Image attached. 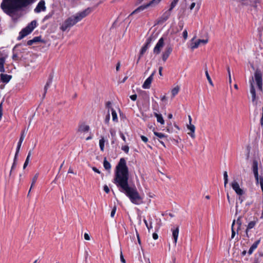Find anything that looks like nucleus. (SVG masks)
Masks as SVG:
<instances>
[{
    "label": "nucleus",
    "instance_id": "nucleus-1",
    "mask_svg": "<svg viewBox=\"0 0 263 263\" xmlns=\"http://www.w3.org/2000/svg\"><path fill=\"white\" fill-rule=\"evenodd\" d=\"M128 167L125 159L122 158L116 166L114 182L119 190L129 198L133 203L140 204L142 202V199L136 187L129 186L128 182Z\"/></svg>",
    "mask_w": 263,
    "mask_h": 263
},
{
    "label": "nucleus",
    "instance_id": "nucleus-2",
    "mask_svg": "<svg viewBox=\"0 0 263 263\" xmlns=\"http://www.w3.org/2000/svg\"><path fill=\"white\" fill-rule=\"evenodd\" d=\"M34 0H3L1 7L5 13L11 15L18 9L33 3Z\"/></svg>",
    "mask_w": 263,
    "mask_h": 263
},
{
    "label": "nucleus",
    "instance_id": "nucleus-3",
    "mask_svg": "<svg viewBox=\"0 0 263 263\" xmlns=\"http://www.w3.org/2000/svg\"><path fill=\"white\" fill-rule=\"evenodd\" d=\"M91 11L92 10L90 8H87L85 10L77 13L75 15L68 17L62 24L60 29L63 31H65L68 28L74 26L78 22L89 14Z\"/></svg>",
    "mask_w": 263,
    "mask_h": 263
},
{
    "label": "nucleus",
    "instance_id": "nucleus-4",
    "mask_svg": "<svg viewBox=\"0 0 263 263\" xmlns=\"http://www.w3.org/2000/svg\"><path fill=\"white\" fill-rule=\"evenodd\" d=\"M36 26V21L33 20L25 28L23 29L17 37L18 40H21L30 34Z\"/></svg>",
    "mask_w": 263,
    "mask_h": 263
},
{
    "label": "nucleus",
    "instance_id": "nucleus-5",
    "mask_svg": "<svg viewBox=\"0 0 263 263\" xmlns=\"http://www.w3.org/2000/svg\"><path fill=\"white\" fill-rule=\"evenodd\" d=\"M231 186L236 193L239 195L238 200L239 201L240 204L242 203L244 200V197L241 196L244 194V191L242 189L240 188L238 183L235 180L232 182Z\"/></svg>",
    "mask_w": 263,
    "mask_h": 263
},
{
    "label": "nucleus",
    "instance_id": "nucleus-6",
    "mask_svg": "<svg viewBox=\"0 0 263 263\" xmlns=\"http://www.w3.org/2000/svg\"><path fill=\"white\" fill-rule=\"evenodd\" d=\"M262 76L259 70H256L254 73V79L256 83L258 89L262 90Z\"/></svg>",
    "mask_w": 263,
    "mask_h": 263
},
{
    "label": "nucleus",
    "instance_id": "nucleus-7",
    "mask_svg": "<svg viewBox=\"0 0 263 263\" xmlns=\"http://www.w3.org/2000/svg\"><path fill=\"white\" fill-rule=\"evenodd\" d=\"M250 83V91L252 96V101L254 103V104L256 105L257 104V102L256 101V91L254 87V78L252 77L249 80Z\"/></svg>",
    "mask_w": 263,
    "mask_h": 263
},
{
    "label": "nucleus",
    "instance_id": "nucleus-8",
    "mask_svg": "<svg viewBox=\"0 0 263 263\" xmlns=\"http://www.w3.org/2000/svg\"><path fill=\"white\" fill-rule=\"evenodd\" d=\"M164 46V40L163 37H161L153 49V53L155 54H159Z\"/></svg>",
    "mask_w": 263,
    "mask_h": 263
},
{
    "label": "nucleus",
    "instance_id": "nucleus-9",
    "mask_svg": "<svg viewBox=\"0 0 263 263\" xmlns=\"http://www.w3.org/2000/svg\"><path fill=\"white\" fill-rule=\"evenodd\" d=\"M156 73V70H154L151 76L146 79L142 85V87L144 89H148L151 87V84L153 80V77Z\"/></svg>",
    "mask_w": 263,
    "mask_h": 263
},
{
    "label": "nucleus",
    "instance_id": "nucleus-10",
    "mask_svg": "<svg viewBox=\"0 0 263 263\" xmlns=\"http://www.w3.org/2000/svg\"><path fill=\"white\" fill-rule=\"evenodd\" d=\"M46 7L45 6V2L44 0H41L37 4L34 11L35 13H40L41 11H45Z\"/></svg>",
    "mask_w": 263,
    "mask_h": 263
},
{
    "label": "nucleus",
    "instance_id": "nucleus-11",
    "mask_svg": "<svg viewBox=\"0 0 263 263\" xmlns=\"http://www.w3.org/2000/svg\"><path fill=\"white\" fill-rule=\"evenodd\" d=\"M208 42V39L205 40H198L197 41L192 43L190 45V48L191 49L194 50L196 48H197L200 44H206Z\"/></svg>",
    "mask_w": 263,
    "mask_h": 263
},
{
    "label": "nucleus",
    "instance_id": "nucleus-12",
    "mask_svg": "<svg viewBox=\"0 0 263 263\" xmlns=\"http://www.w3.org/2000/svg\"><path fill=\"white\" fill-rule=\"evenodd\" d=\"M172 52L171 47H166L162 54V59L163 62H165Z\"/></svg>",
    "mask_w": 263,
    "mask_h": 263
},
{
    "label": "nucleus",
    "instance_id": "nucleus-13",
    "mask_svg": "<svg viewBox=\"0 0 263 263\" xmlns=\"http://www.w3.org/2000/svg\"><path fill=\"white\" fill-rule=\"evenodd\" d=\"M152 41V37H148L144 45V46L142 47L141 51L140 52V54L141 55H142L147 50V49L150 47Z\"/></svg>",
    "mask_w": 263,
    "mask_h": 263
},
{
    "label": "nucleus",
    "instance_id": "nucleus-14",
    "mask_svg": "<svg viewBox=\"0 0 263 263\" xmlns=\"http://www.w3.org/2000/svg\"><path fill=\"white\" fill-rule=\"evenodd\" d=\"M154 134L156 136H157L158 138H159L160 139V140H159V142L163 146L165 147V145L164 144V142L163 140L164 141L167 140V139H166L167 136L164 135V134H162L161 133H158L157 132H154Z\"/></svg>",
    "mask_w": 263,
    "mask_h": 263
},
{
    "label": "nucleus",
    "instance_id": "nucleus-15",
    "mask_svg": "<svg viewBox=\"0 0 263 263\" xmlns=\"http://www.w3.org/2000/svg\"><path fill=\"white\" fill-rule=\"evenodd\" d=\"M172 236L174 239V243L176 245L179 234V227H177L175 229H172Z\"/></svg>",
    "mask_w": 263,
    "mask_h": 263
},
{
    "label": "nucleus",
    "instance_id": "nucleus-16",
    "mask_svg": "<svg viewBox=\"0 0 263 263\" xmlns=\"http://www.w3.org/2000/svg\"><path fill=\"white\" fill-rule=\"evenodd\" d=\"M1 81L3 82L7 83L9 82V81L12 78V76L11 75H8L7 74H4L2 73L0 74Z\"/></svg>",
    "mask_w": 263,
    "mask_h": 263
},
{
    "label": "nucleus",
    "instance_id": "nucleus-17",
    "mask_svg": "<svg viewBox=\"0 0 263 263\" xmlns=\"http://www.w3.org/2000/svg\"><path fill=\"white\" fill-rule=\"evenodd\" d=\"M187 128L189 130H190V132L188 133V134L193 138L194 139L195 138V127L194 125L192 124H189L187 125Z\"/></svg>",
    "mask_w": 263,
    "mask_h": 263
},
{
    "label": "nucleus",
    "instance_id": "nucleus-18",
    "mask_svg": "<svg viewBox=\"0 0 263 263\" xmlns=\"http://www.w3.org/2000/svg\"><path fill=\"white\" fill-rule=\"evenodd\" d=\"M52 77L49 78L48 79L47 82H46V85H45L44 89V93L43 94V99H44L45 97L47 90L52 83Z\"/></svg>",
    "mask_w": 263,
    "mask_h": 263
},
{
    "label": "nucleus",
    "instance_id": "nucleus-19",
    "mask_svg": "<svg viewBox=\"0 0 263 263\" xmlns=\"http://www.w3.org/2000/svg\"><path fill=\"white\" fill-rule=\"evenodd\" d=\"M260 242V240H258L257 241H256L252 246L250 248L249 250V251H248V254L249 255H251L252 254L253 252L254 251L255 249H256L258 245V244Z\"/></svg>",
    "mask_w": 263,
    "mask_h": 263
},
{
    "label": "nucleus",
    "instance_id": "nucleus-20",
    "mask_svg": "<svg viewBox=\"0 0 263 263\" xmlns=\"http://www.w3.org/2000/svg\"><path fill=\"white\" fill-rule=\"evenodd\" d=\"M171 11L169 9L167 11L165 12L161 16V19L163 21H166L171 16Z\"/></svg>",
    "mask_w": 263,
    "mask_h": 263
},
{
    "label": "nucleus",
    "instance_id": "nucleus-21",
    "mask_svg": "<svg viewBox=\"0 0 263 263\" xmlns=\"http://www.w3.org/2000/svg\"><path fill=\"white\" fill-rule=\"evenodd\" d=\"M5 58L1 57L0 58V72L1 73H4L5 70L4 68V64L5 63Z\"/></svg>",
    "mask_w": 263,
    "mask_h": 263
},
{
    "label": "nucleus",
    "instance_id": "nucleus-22",
    "mask_svg": "<svg viewBox=\"0 0 263 263\" xmlns=\"http://www.w3.org/2000/svg\"><path fill=\"white\" fill-rule=\"evenodd\" d=\"M89 130V126L87 125L83 124L79 126V130L81 132L86 133Z\"/></svg>",
    "mask_w": 263,
    "mask_h": 263
},
{
    "label": "nucleus",
    "instance_id": "nucleus-23",
    "mask_svg": "<svg viewBox=\"0 0 263 263\" xmlns=\"http://www.w3.org/2000/svg\"><path fill=\"white\" fill-rule=\"evenodd\" d=\"M256 223V221H252L248 223L247 228L246 231V235L248 237H249V235H248L249 230L255 227Z\"/></svg>",
    "mask_w": 263,
    "mask_h": 263
},
{
    "label": "nucleus",
    "instance_id": "nucleus-24",
    "mask_svg": "<svg viewBox=\"0 0 263 263\" xmlns=\"http://www.w3.org/2000/svg\"><path fill=\"white\" fill-rule=\"evenodd\" d=\"M154 115L157 118V121L158 122L160 123L161 124H164V120H163V118L161 114L154 112Z\"/></svg>",
    "mask_w": 263,
    "mask_h": 263
},
{
    "label": "nucleus",
    "instance_id": "nucleus-25",
    "mask_svg": "<svg viewBox=\"0 0 263 263\" xmlns=\"http://www.w3.org/2000/svg\"><path fill=\"white\" fill-rule=\"evenodd\" d=\"M150 6H154L153 4L151 3V2H149L148 3L146 4H144L139 6V8L140 10V11L141 12Z\"/></svg>",
    "mask_w": 263,
    "mask_h": 263
},
{
    "label": "nucleus",
    "instance_id": "nucleus-26",
    "mask_svg": "<svg viewBox=\"0 0 263 263\" xmlns=\"http://www.w3.org/2000/svg\"><path fill=\"white\" fill-rule=\"evenodd\" d=\"M103 166L105 170H110L111 168V165L110 163L107 161L106 158H105L103 161Z\"/></svg>",
    "mask_w": 263,
    "mask_h": 263
},
{
    "label": "nucleus",
    "instance_id": "nucleus-27",
    "mask_svg": "<svg viewBox=\"0 0 263 263\" xmlns=\"http://www.w3.org/2000/svg\"><path fill=\"white\" fill-rule=\"evenodd\" d=\"M17 156L18 155H16L15 154V156H14V160H13V164H12V165L11 166V171H10V175H11V173H12V171L16 167V164H17Z\"/></svg>",
    "mask_w": 263,
    "mask_h": 263
},
{
    "label": "nucleus",
    "instance_id": "nucleus-28",
    "mask_svg": "<svg viewBox=\"0 0 263 263\" xmlns=\"http://www.w3.org/2000/svg\"><path fill=\"white\" fill-rule=\"evenodd\" d=\"M205 76H206V77L207 78V80L209 82V83H210V84L213 86V83L212 82V79L209 74V72H208V69H207V67H206L205 68Z\"/></svg>",
    "mask_w": 263,
    "mask_h": 263
},
{
    "label": "nucleus",
    "instance_id": "nucleus-29",
    "mask_svg": "<svg viewBox=\"0 0 263 263\" xmlns=\"http://www.w3.org/2000/svg\"><path fill=\"white\" fill-rule=\"evenodd\" d=\"M38 177H39V174L36 173L33 177V178L32 179V183L31 184V187H30V189L29 191V193H30V192L31 189L32 188V187L33 186V185L35 184V183L38 178Z\"/></svg>",
    "mask_w": 263,
    "mask_h": 263
},
{
    "label": "nucleus",
    "instance_id": "nucleus-30",
    "mask_svg": "<svg viewBox=\"0 0 263 263\" xmlns=\"http://www.w3.org/2000/svg\"><path fill=\"white\" fill-rule=\"evenodd\" d=\"M111 115H112L113 121L117 122L118 121L117 114L114 108H111Z\"/></svg>",
    "mask_w": 263,
    "mask_h": 263
},
{
    "label": "nucleus",
    "instance_id": "nucleus-31",
    "mask_svg": "<svg viewBox=\"0 0 263 263\" xmlns=\"http://www.w3.org/2000/svg\"><path fill=\"white\" fill-rule=\"evenodd\" d=\"M23 141V140H22V139H19V141L18 142L17 145V148H16V152H15V154L16 155H18V153H19V152H20V148H21V147L22 143Z\"/></svg>",
    "mask_w": 263,
    "mask_h": 263
},
{
    "label": "nucleus",
    "instance_id": "nucleus-32",
    "mask_svg": "<svg viewBox=\"0 0 263 263\" xmlns=\"http://www.w3.org/2000/svg\"><path fill=\"white\" fill-rule=\"evenodd\" d=\"M223 178H224V187H226L228 182V176L227 172H226V171H224L223 173Z\"/></svg>",
    "mask_w": 263,
    "mask_h": 263
},
{
    "label": "nucleus",
    "instance_id": "nucleus-33",
    "mask_svg": "<svg viewBox=\"0 0 263 263\" xmlns=\"http://www.w3.org/2000/svg\"><path fill=\"white\" fill-rule=\"evenodd\" d=\"M104 143H105V141H104V138H102L101 139H100L99 140V146H100V149L101 151H104Z\"/></svg>",
    "mask_w": 263,
    "mask_h": 263
},
{
    "label": "nucleus",
    "instance_id": "nucleus-34",
    "mask_svg": "<svg viewBox=\"0 0 263 263\" xmlns=\"http://www.w3.org/2000/svg\"><path fill=\"white\" fill-rule=\"evenodd\" d=\"M179 87L178 86H177L175 88H174L172 90V95L173 97H175L179 92Z\"/></svg>",
    "mask_w": 263,
    "mask_h": 263
},
{
    "label": "nucleus",
    "instance_id": "nucleus-35",
    "mask_svg": "<svg viewBox=\"0 0 263 263\" xmlns=\"http://www.w3.org/2000/svg\"><path fill=\"white\" fill-rule=\"evenodd\" d=\"M109 120H110V111H109V110H108L107 114V115L105 118V120H104L105 123L106 124H108L109 122Z\"/></svg>",
    "mask_w": 263,
    "mask_h": 263
},
{
    "label": "nucleus",
    "instance_id": "nucleus-36",
    "mask_svg": "<svg viewBox=\"0 0 263 263\" xmlns=\"http://www.w3.org/2000/svg\"><path fill=\"white\" fill-rule=\"evenodd\" d=\"M236 223L238 224V228H237V231L238 232L239 230L240 229V227H241V224H242V222H241V217L239 216L237 220H236Z\"/></svg>",
    "mask_w": 263,
    "mask_h": 263
},
{
    "label": "nucleus",
    "instance_id": "nucleus-37",
    "mask_svg": "<svg viewBox=\"0 0 263 263\" xmlns=\"http://www.w3.org/2000/svg\"><path fill=\"white\" fill-rule=\"evenodd\" d=\"M235 220H234L233 221V223H232V227H231V229H232V235H231V238L233 239L235 235V232L234 230V226L235 224Z\"/></svg>",
    "mask_w": 263,
    "mask_h": 263
},
{
    "label": "nucleus",
    "instance_id": "nucleus-38",
    "mask_svg": "<svg viewBox=\"0 0 263 263\" xmlns=\"http://www.w3.org/2000/svg\"><path fill=\"white\" fill-rule=\"evenodd\" d=\"M121 149L126 154H128L129 152V147L128 145L122 146Z\"/></svg>",
    "mask_w": 263,
    "mask_h": 263
},
{
    "label": "nucleus",
    "instance_id": "nucleus-39",
    "mask_svg": "<svg viewBox=\"0 0 263 263\" xmlns=\"http://www.w3.org/2000/svg\"><path fill=\"white\" fill-rule=\"evenodd\" d=\"M53 15V12H51V13H49V14H48L47 15H46L43 18V21H45L48 19H49L50 18H51L52 17Z\"/></svg>",
    "mask_w": 263,
    "mask_h": 263
},
{
    "label": "nucleus",
    "instance_id": "nucleus-40",
    "mask_svg": "<svg viewBox=\"0 0 263 263\" xmlns=\"http://www.w3.org/2000/svg\"><path fill=\"white\" fill-rule=\"evenodd\" d=\"M177 3H178L177 2H175L173 0L171 4V6H170V10H172V9L176 6Z\"/></svg>",
    "mask_w": 263,
    "mask_h": 263
},
{
    "label": "nucleus",
    "instance_id": "nucleus-41",
    "mask_svg": "<svg viewBox=\"0 0 263 263\" xmlns=\"http://www.w3.org/2000/svg\"><path fill=\"white\" fill-rule=\"evenodd\" d=\"M140 10L139 9V7H138L137 9H136L134 11H133L129 15V16H132L135 14L138 13L140 12Z\"/></svg>",
    "mask_w": 263,
    "mask_h": 263
},
{
    "label": "nucleus",
    "instance_id": "nucleus-42",
    "mask_svg": "<svg viewBox=\"0 0 263 263\" xmlns=\"http://www.w3.org/2000/svg\"><path fill=\"white\" fill-rule=\"evenodd\" d=\"M34 43L41 42V36H35L33 39Z\"/></svg>",
    "mask_w": 263,
    "mask_h": 263
},
{
    "label": "nucleus",
    "instance_id": "nucleus-43",
    "mask_svg": "<svg viewBox=\"0 0 263 263\" xmlns=\"http://www.w3.org/2000/svg\"><path fill=\"white\" fill-rule=\"evenodd\" d=\"M116 207L114 206V208L112 209L111 212V213H110V216L111 217H114L115 213H116Z\"/></svg>",
    "mask_w": 263,
    "mask_h": 263
},
{
    "label": "nucleus",
    "instance_id": "nucleus-44",
    "mask_svg": "<svg viewBox=\"0 0 263 263\" xmlns=\"http://www.w3.org/2000/svg\"><path fill=\"white\" fill-rule=\"evenodd\" d=\"M183 37L184 39V40H186L187 38V31L186 29L184 30L183 32Z\"/></svg>",
    "mask_w": 263,
    "mask_h": 263
},
{
    "label": "nucleus",
    "instance_id": "nucleus-45",
    "mask_svg": "<svg viewBox=\"0 0 263 263\" xmlns=\"http://www.w3.org/2000/svg\"><path fill=\"white\" fill-rule=\"evenodd\" d=\"M161 1V0H152L151 2V3L153 4V5L155 6V5L158 4V3H159Z\"/></svg>",
    "mask_w": 263,
    "mask_h": 263
},
{
    "label": "nucleus",
    "instance_id": "nucleus-46",
    "mask_svg": "<svg viewBox=\"0 0 263 263\" xmlns=\"http://www.w3.org/2000/svg\"><path fill=\"white\" fill-rule=\"evenodd\" d=\"M105 106H106V108H108V109L109 108L111 109V103L110 102V101H108L106 103V104H105Z\"/></svg>",
    "mask_w": 263,
    "mask_h": 263
},
{
    "label": "nucleus",
    "instance_id": "nucleus-47",
    "mask_svg": "<svg viewBox=\"0 0 263 263\" xmlns=\"http://www.w3.org/2000/svg\"><path fill=\"white\" fill-rule=\"evenodd\" d=\"M25 135L26 134H25V130H23L22 132L21 135L20 139H22V140H24V139L25 138Z\"/></svg>",
    "mask_w": 263,
    "mask_h": 263
},
{
    "label": "nucleus",
    "instance_id": "nucleus-48",
    "mask_svg": "<svg viewBox=\"0 0 263 263\" xmlns=\"http://www.w3.org/2000/svg\"><path fill=\"white\" fill-rule=\"evenodd\" d=\"M103 190L106 193H108L109 192V189L107 185H105L104 186Z\"/></svg>",
    "mask_w": 263,
    "mask_h": 263
},
{
    "label": "nucleus",
    "instance_id": "nucleus-49",
    "mask_svg": "<svg viewBox=\"0 0 263 263\" xmlns=\"http://www.w3.org/2000/svg\"><path fill=\"white\" fill-rule=\"evenodd\" d=\"M141 140L145 143L148 141V138L144 136H141Z\"/></svg>",
    "mask_w": 263,
    "mask_h": 263
},
{
    "label": "nucleus",
    "instance_id": "nucleus-50",
    "mask_svg": "<svg viewBox=\"0 0 263 263\" xmlns=\"http://www.w3.org/2000/svg\"><path fill=\"white\" fill-rule=\"evenodd\" d=\"M119 134H120L121 138L122 139V140L124 141V142H126V138H125V136L124 135V134L121 132H120Z\"/></svg>",
    "mask_w": 263,
    "mask_h": 263
},
{
    "label": "nucleus",
    "instance_id": "nucleus-51",
    "mask_svg": "<svg viewBox=\"0 0 263 263\" xmlns=\"http://www.w3.org/2000/svg\"><path fill=\"white\" fill-rule=\"evenodd\" d=\"M84 237L85 240H89L90 239V236L87 233H85L84 235Z\"/></svg>",
    "mask_w": 263,
    "mask_h": 263
},
{
    "label": "nucleus",
    "instance_id": "nucleus-52",
    "mask_svg": "<svg viewBox=\"0 0 263 263\" xmlns=\"http://www.w3.org/2000/svg\"><path fill=\"white\" fill-rule=\"evenodd\" d=\"M137 95L135 94V95H133L132 96H130V98L133 101H135L137 99Z\"/></svg>",
    "mask_w": 263,
    "mask_h": 263
},
{
    "label": "nucleus",
    "instance_id": "nucleus-53",
    "mask_svg": "<svg viewBox=\"0 0 263 263\" xmlns=\"http://www.w3.org/2000/svg\"><path fill=\"white\" fill-rule=\"evenodd\" d=\"M120 258H121V261L122 262L125 263V260L123 257V255L122 254V252H121V254H120Z\"/></svg>",
    "mask_w": 263,
    "mask_h": 263
},
{
    "label": "nucleus",
    "instance_id": "nucleus-54",
    "mask_svg": "<svg viewBox=\"0 0 263 263\" xmlns=\"http://www.w3.org/2000/svg\"><path fill=\"white\" fill-rule=\"evenodd\" d=\"M195 5H196V3H194V2H193V3L191 4V5H190V7H189V8H190V10H192L193 9V8L195 7Z\"/></svg>",
    "mask_w": 263,
    "mask_h": 263
},
{
    "label": "nucleus",
    "instance_id": "nucleus-55",
    "mask_svg": "<svg viewBox=\"0 0 263 263\" xmlns=\"http://www.w3.org/2000/svg\"><path fill=\"white\" fill-rule=\"evenodd\" d=\"M12 59L14 61H17L18 60V57L16 54H13L12 55Z\"/></svg>",
    "mask_w": 263,
    "mask_h": 263
},
{
    "label": "nucleus",
    "instance_id": "nucleus-56",
    "mask_svg": "<svg viewBox=\"0 0 263 263\" xmlns=\"http://www.w3.org/2000/svg\"><path fill=\"white\" fill-rule=\"evenodd\" d=\"M33 43H34V42L33 41V39L30 40L28 41L27 42V45H32Z\"/></svg>",
    "mask_w": 263,
    "mask_h": 263
},
{
    "label": "nucleus",
    "instance_id": "nucleus-57",
    "mask_svg": "<svg viewBox=\"0 0 263 263\" xmlns=\"http://www.w3.org/2000/svg\"><path fill=\"white\" fill-rule=\"evenodd\" d=\"M2 104L1 103L0 104V120L2 118V115H3V109H2Z\"/></svg>",
    "mask_w": 263,
    "mask_h": 263
},
{
    "label": "nucleus",
    "instance_id": "nucleus-58",
    "mask_svg": "<svg viewBox=\"0 0 263 263\" xmlns=\"http://www.w3.org/2000/svg\"><path fill=\"white\" fill-rule=\"evenodd\" d=\"M92 170L96 172V173H97L98 174H100V171L96 167H92Z\"/></svg>",
    "mask_w": 263,
    "mask_h": 263
},
{
    "label": "nucleus",
    "instance_id": "nucleus-59",
    "mask_svg": "<svg viewBox=\"0 0 263 263\" xmlns=\"http://www.w3.org/2000/svg\"><path fill=\"white\" fill-rule=\"evenodd\" d=\"M262 112L261 117L260 119V124L262 126H263V107L262 108Z\"/></svg>",
    "mask_w": 263,
    "mask_h": 263
},
{
    "label": "nucleus",
    "instance_id": "nucleus-60",
    "mask_svg": "<svg viewBox=\"0 0 263 263\" xmlns=\"http://www.w3.org/2000/svg\"><path fill=\"white\" fill-rule=\"evenodd\" d=\"M120 62H118L116 65V70L119 71L120 69Z\"/></svg>",
    "mask_w": 263,
    "mask_h": 263
},
{
    "label": "nucleus",
    "instance_id": "nucleus-61",
    "mask_svg": "<svg viewBox=\"0 0 263 263\" xmlns=\"http://www.w3.org/2000/svg\"><path fill=\"white\" fill-rule=\"evenodd\" d=\"M110 135L112 137H114L116 135V132L112 129L110 130Z\"/></svg>",
    "mask_w": 263,
    "mask_h": 263
},
{
    "label": "nucleus",
    "instance_id": "nucleus-62",
    "mask_svg": "<svg viewBox=\"0 0 263 263\" xmlns=\"http://www.w3.org/2000/svg\"><path fill=\"white\" fill-rule=\"evenodd\" d=\"M162 70H163V68L162 67H159V74H160V76H162Z\"/></svg>",
    "mask_w": 263,
    "mask_h": 263
},
{
    "label": "nucleus",
    "instance_id": "nucleus-63",
    "mask_svg": "<svg viewBox=\"0 0 263 263\" xmlns=\"http://www.w3.org/2000/svg\"><path fill=\"white\" fill-rule=\"evenodd\" d=\"M179 27L180 28V30H181L183 27V23L182 22H179Z\"/></svg>",
    "mask_w": 263,
    "mask_h": 263
},
{
    "label": "nucleus",
    "instance_id": "nucleus-64",
    "mask_svg": "<svg viewBox=\"0 0 263 263\" xmlns=\"http://www.w3.org/2000/svg\"><path fill=\"white\" fill-rule=\"evenodd\" d=\"M153 238L154 239L156 240V239H158V235L156 233H154L153 234Z\"/></svg>",
    "mask_w": 263,
    "mask_h": 263
}]
</instances>
